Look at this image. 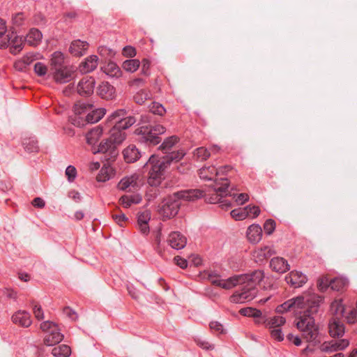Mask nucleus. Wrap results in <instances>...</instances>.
<instances>
[{
  "label": "nucleus",
  "instance_id": "60",
  "mask_svg": "<svg viewBox=\"0 0 357 357\" xmlns=\"http://www.w3.org/2000/svg\"><path fill=\"white\" fill-rule=\"evenodd\" d=\"M54 327H59L52 321H46L40 324V328L43 331L50 332Z\"/></svg>",
  "mask_w": 357,
  "mask_h": 357
},
{
  "label": "nucleus",
  "instance_id": "13",
  "mask_svg": "<svg viewBox=\"0 0 357 357\" xmlns=\"http://www.w3.org/2000/svg\"><path fill=\"white\" fill-rule=\"evenodd\" d=\"M287 283L294 288L302 287L306 283L307 277L301 272L291 271L285 277Z\"/></svg>",
  "mask_w": 357,
  "mask_h": 357
},
{
  "label": "nucleus",
  "instance_id": "11",
  "mask_svg": "<svg viewBox=\"0 0 357 357\" xmlns=\"http://www.w3.org/2000/svg\"><path fill=\"white\" fill-rule=\"evenodd\" d=\"M124 161L126 163H134L142 156L141 151L135 144H130L122 151Z\"/></svg>",
  "mask_w": 357,
  "mask_h": 357
},
{
  "label": "nucleus",
  "instance_id": "61",
  "mask_svg": "<svg viewBox=\"0 0 357 357\" xmlns=\"http://www.w3.org/2000/svg\"><path fill=\"white\" fill-rule=\"evenodd\" d=\"M63 313L71 320L76 321L77 319V314L70 307L67 306L63 309Z\"/></svg>",
  "mask_w": 357,
  "mask_h": 357
},
{
  "label": "nucleus",
  "instance_id": "12",
  "mask_svg": "<svg viewBox=\"0 0 357 357\" xmlns=\"http://www.w3.org/2000/svg\"><path fill=\"white\" fill-rule=\"evenodd\" d=\"M167 243L172 248L181 250L185 246L187 238L179 231H172L169 235Z\"/></svg>",
  "mask_w": 357,
  "mask_h": 357
},
{
  "label": "nucleus",
  "instance_id": "35",
  "mask_svg": "<svg viewBox=\"0 0 357 357\" xmlns=\"http://www.w3.org/2000/svg\"><path fill=\"white\" fill-rule=\"evenodd\" d=\"M151 93L149 90L141 89L135 94L133 99L137 104L142 105L146 100L151 99Z\"/></svg>",
  "mask_w": 357,
  "mask_h": 357
},
{
  "label": "nucleus",
  "instance_id": "22",
  "mask_svg": "<svg viewBox=\"0 0 357 357\" xmlns=\"http://www.w3.org/2000/svg\"><path fill=\"white\" fill-rule=\"evenodd\" d=\"M330 311L333 315L332 319H341L344 317L345 307L342 303V299L334 300L330 306Z\"/></svg>",
  "mask_w": 357,
  "mask_h": 357
},
{
  "label": "nucleus",
  "instance_id": "4",
  "mask_svg": "<svg viewBox=\"0 0 357 357\" xmlns=\"http://www.w3.org/2000/svg\"><path fill=\"white\" fill-rule=\"evenodd\" d=\"M111 126L109 137L102 141L98 146V150L93 151V153H102L101 160L106 162L108 165L115 161L119 155L117 146L126 139V135L124 130L127 129L117 126Z\"/></svg>",
  "mask_w": 357,
  "mask_h": 357
},
{
  "label": "nucleus",
  "instance_id": "31",
  "mask_svg": "<svg viewBox=\"0 0 357 357\" xmlns=\"http://www.w3.org/2000/svg\"><path fill=\"white\" fill-rule=\"evenodd\" d=\"M50 65L52 70H56L57 69L65 67L64 65V56L61 52H55L52 54L50 60Z\"/></svg>",
  "mask_w": 357,
  "mask_h": 357
},
{
  "label": "nucleus",
  "instance_id": "17",
  "mask_svg": "<svg viewBox=\"0 0 357 357\" xmlns=\"http://www.w3.org/2000/svg\"><path fill=\"white\" fill-rule=\"evenodd\" d=\"M73 72V71L66 66L63 68L54 70L53 73V77L56 82L66 83L71 79Z\"/></svg>",
  "mask_w": 357,
  "mask_h": 357
},
{
  "label": "nucleus",
  "instance_id": "23",
  "mask_svg": "<svg viewBox=\"0 0 357 357\" xmlns=\"http://www.w3.org/2000/svg\"><path fill=\"white\" fill-rule=\"evenodd\" d=\"M138 176L132 175L129 177L122 178L118 184V188L121 190H131V188L135 189L138 187Z\"/></svg>",
  "mask_w": 357,
  "mask_h": 357
},
{
  "label": "nucleus",
  "instance_id": "37",
  "mask_svg": "<svg viewBox=\"0 0 357 357\" xmlns=\"http://www.w3.org/2000/svg\"><path fill=\"white\" fill-rule=\"evenodd\" d=\"M22 145L25 149L29 153H35L38 152L39 150V146L38 145V141L34 138H26L24 139Z\"/></svg>",
  "mask_w": 357,
  "mask_h": 357
},
{
  "label": "nucleus",
  "instance_id": "20",
  "mask_svg": "<svg viewBox=\"0 0 357 357\" xmlns=\"http://www.w3.org/2000/svg\"><path fill=\"white\" fill-rule=\"evenodd\" d=\"M246 236L252 243H258L262 237V229L259 225L253 224L247 230Z\"/></svg>",
  "mask_w": 357,
  "mask_h": 357
},
{
  "label": "nucleus",
  "instance_id": "45",
  "mask_svg": "<svg viewBox=\"0 0 357 357\" xmlns=\"http://www.w3.org/2000/svg\"><path fill=\"white\" fill-rule=\"evenodd\" d=\"M286 320L285 318L281 316H275L271 319L266 323V326L269 328H279V327L284 324Z\"/></svg>",
  "mask_w": 357,
  "mask_h": 357
},
{
  "label": "nucleus",
  "instance_id": "46",
  "mask_svg": "<svg viewBox=\"0 0 357 357\" xmlns=\"http://www.w3.org/2000/svg\"><path fill=\"white\" fill-rule=\"evenodd\" d=\"M195 156L201 160H206L211 155L210 151L205 147H199L195 151Z\"/></svg>",
  "mask_w": 357,
  "mask_h": 357
},
{
  "label": "nucleus",
  "instance_id": "59",
  "mask_svg": "<svg viewBox=\"0 0 357 357\" xmlns=\"http://www.w3.org/2000/svg\"><path fill=\"white\" fill-rule=\"evenodd\" d=\"M345 319L348 324H353L357 323V310L354 308L349 311Z\"/></svg>",
  "mask_w": 357,
  "mask_h": 357
},
{
  "label": "nucleus",
  "instance_id": "43",
  "mask_svg": "<svg viewBox=\"0 0 357 357\" xmlns=\"http://www.w3.org/2000/svg\"><path fill=\"white\" fill-rule=\"evenodd\" d=\"M238 284H241L239 275L232 276L226 280H222L220 287L225 289H230Z\"/></svg>",
  "mask_w": 357,
  "mask_h": 357
},
{
  "label": "nucleus",
  "instance_id": "1",
  "mask_svg": "<svg viewBox=\"0 0 357 357\" xmlns=\"http://www.w3.org/2000/svg\"><path fill=\"white\" fill-rule=\"evenodd\" d=\"M324 297L317 294L300 296L289 299L277 307L279 312H284L291 309H304L303 314L296 324L297 328L302 333V337L307 342L316 340L318 336V328L314 324L313 314L317 313Z\"/></svg>",
  "mask_w": 357,
  "mask_h": 357
},
{
  "label": "nucleus",
  "instance_id": "18",
  "mask_svg": "<svg viewBox=\"0 0 357 357\" xmlns=\"http://www.w3.org/2000/svg\"><path fill=\"white\" fill-rule=\"evenodd\" d=\"M98 58L96 55H91L85 59L79 66V70L82 73H89L95 70L98 66Z\"/></svg>",
  "mask_w": 357,
  "mask_h": 357
},
{
  "label": "nucleus",
  "instance_id": "5",
  "mask_svg": "<svg viewBox=\"0 0 357 357\" xmlns=\"http://www.w3.org/2000/svg\"><path fill=\"white\" fill-rule=\"evenodd\" d=\"M168 167L165 162L158 155H152L142 167V174L147 178L149 185L159 186L165 179V172Z\"/></svg>",
  "mask_w": 357,
  "mask_h": 357
},
{
  "label": "nucleus",
  "instance_id": "15",
  "mask_svg": "<svg viewBox=\"0 0 357 357\" xmlns=\"http://www.w3.org/2000/svg\"><path fill=\"white\" fill-rule=\"evenodd\" d=\"M12 321L22 327H29L31 323V315L24 310H19L12 316Z\"/></svg>",
  "mask_w": 357,
  "mask_h": 357
},
{
  "label": "nucleus",
  "instance_id": "6",
  "mask_svg": "<svg viewBox=\"0 0 357 357\" xmlns=\"http://www.w3.org/2000/svg\"><path fill=\"white\" fill-rule=\"evenodd\" d=\"M166 128L160 124H149L137 128L135 133L138 136L137 140L149 146L158 145L162 141L160 135L165 133Z\"/></svg>",
  "mask_w": 357,
  "mask_h": 357
},
{
  "label": "nucleus",
  "instance_id": "36",
  "mask_svg": "<svg viewBox=\"0 0 357 357\" xmlns=\"http://www.w3.org/2000/svg\"><path fill=\"white\" fill-rule=\"evenodd\" d=\"M105 115L104 109H97L89 113L86 116V121L89 123H94L100 121Z\"/></svg>",
  "mask_w": 357,
  "mask_h": 357
},
{
  "label": "nucleus",
  "instance_id": "40",
  "mask_svg": "<svg viewBox=\"0 0 357 357\" xmlns=\"http://www.w3.org/2000/svg\"><path fill=\"white\" fill-rule=\"evenodd\" d=\"M240 314L245 317L261 318L262 313L259 310L253 307H243L239 310Z\"/></svg>",
  "mask_w": 357,
  "mask_h": 357
},
{
  "label": "nucleus",
  "instance_id": "38",
  "mask_svg": "<svg viewBox=\"0 0 357 357\" xmlns=\"http://www.w3.org/2000/svg\"><path fill=\"white\" fill-rule=\"evenodd\" d=\"M93 105L91 104L84 102L82 101H77L73 107V110L75 114L80 115L91 109Z\"/></svg>",
  "mask_w": 357,
  "mask_h": 357
},
{
  "label": "nucleus",
  "instance_id": "57",
  "mask_svg": "<svg viewBox=\"0 0 357 357\" xmlns=\"http://www.w3.org/2000/svg\"><path fill=\"white\" fill-rule=\"evenodd\" d=\"M329 281L327 278H321L317 280V288L319 291L324 292L330 287Z\"/></svg>",
  "mask_w": 357,
  "mask_h": 357
},
{
  "label": "nucleus",
  "instance_id": "51",
  "mask_svg": "<svg viewBox=\"0 0 357 357\" xmlns=\"http://www.w3.org/2000/svg\"><path fill=\"white\" fill-rule=\"evenodd\" d=\"M209 328L213 333H216L217 335L225 333V330L224 329L223 326L218 321H211L209 324Z\"/></svg>",
  "mask_w": 357,
  "mask_h": 357
},
{
  "label": "nucleus",
  "instance_id": "29",
  "mask_svg": "<svg viewBox=\"0 0 357 357\" xmlns=\"http://www.w3.org/2000/svg\"><path fill=\"white\" fill-rule=\"evenodd\" d=\"M329 284L331 289L340 291L347 289L349 284V281L345 278L337 277L331 280L329 282Z\"/></svg>",
  "mask_w": 357,
  "mask_h": 357
},
{
  "label": "nucleus",
  "instance_id": "9",
  "mask_svg": "<svg viewBox=\"0 0 357 357\" xmlns=\"http://www.w3.org/2000/svg\"><path fill=\"white\" fill-rule=\"evenodd\" d=\"M13 29L12 27L6 35V38H8V43H6V48L9 47L10 54L16 55L22 50L25 39L24 40L22 37L17 36L16 31Z\"/></svg>",
  "mask_w": 357,
  "mask_h": 357
},
{
  "label": "nucleus",
  "instance_id": "8",
  "mask_svg": "<svg viewBox=\"0 0 357 357\" xmlns=\"http://www.w3.org/2000/svg\"><path fill=\"white\" fill-rule=\"evenodd\" d=\"M126 109H117L108 116L107 124L108 126H117L123 128H129L136 122V119L134 116H126Z\"/></svg>",
  "mask_w": 357,
  "mask_h": 357
},
{
  "label": "nucleus",
  "instance_id": "58",
  "mask_svg": "<svg viewBox=\"0 0 357 357\" xmlns=\"http://www.w3.org/2000/svg\"><path fill=\"white\" fill-rule=\"evenodd\" d=\"M151 219V213L148 211L139 213L137 216V223H149Z\"/></svg>",
  "mask_w": 357,
  "mask_h": 357
},
{
  "label": "nucleus",
  "instance_id": "34",
  "mask_svg": "<svg viewBox=\"0 0 357 357\" xmlns=\"http://www.w3.org/2000/svg\"><path fill=\"white\" fill-rule=\"evenodd\" d=\"M71 354V349L66 344L55 347L52 350V354L55 357H68Z\"/></svg>",
  "mask_w": 357,
  "mask_h": 357
},
{
  "label": "nucleus",
  "instance_id": "10",
  "mask_svg": "<svg viewBox=\"0 0 357 357\" xmlns=\"http://www.w3.org/2000/svg\"><path fill=\"white\" fill-rule=\"evenodd\" d=\"M96 81L93 77H84L78 83L77 91L82 96H90L94 91Z\"/></svg>",
  "mask_w": 357,
  "mask_h": 357
},
{
  "label": "nucleus",
  "instance_id": "39",
  "mask_svg": "<svg viewBox=\"0 0 357 357\" xmlns=\"http://www.w3.org/2000/svg\"><path fill=\"white\" fill-rule=\"evenodd\" d=\"M230 215L236 220H243L249 217V212L246 207L238 208L232 210Z\"/></svg>",
  "mask_w": 357,
  "mask_h": 357
},
{
  "label": "nucleus",
  "instance_id": "32",
  "mask_svg": "<svg viewBox=\"0 0 357 357\" xmlns=\"http://www.w3.org/2000/svg\"><path fill=\"white\" fill-rule=\"evenodd\" d=\"M185 155V153L183 150H178L177 151L171 152L168 155L162 157V158L165 162L166 165L169 167L172 162H177L181 160Z\"/></svg>",
  "mask_w": 357,
  "mask_h": 357
},
{
  "label": "nucleus",
  "instance_id": "54",
  "mask_svg": "<svg viewBox=\"0 0 357 357\" xmlns=\"http://www.w3.org/2000/svg\"><path fill=\"white\" fill-rule=\"evenodd\" d=\"M34 71L37 75L42 77L46 75L47 68L44 63L41 62H37L34 65Z\"/></svg>",
  "mask_w": 357,
  "mask_h": 357
},
{
  "label": "nucleus",
  "instance_id": "47",
  "mask_svg": "<svg viewBox=\"0 0 357 357\" xmlns=\"http://www.w3.org/2000/svg\"><path fill=\"white\" fill-rule=\"evenodd\" d=\"M149 111L151 114L159 116H162L166 112L162 105L155 102H152L149 106Z\"/></svg>",
  "mask_w": 357,
  "mask_h": 357
},
{
  "label": "nucleus",
  "instance_id": "49",
  "mask_svg": "<svg viewBox=\"0 0 357 357\" xmlns=\"http://www.w3.org/2000/svg\"><path fill=\"white\" fill-rule=\"evenodd\" d=\"M337 344L336 340H331L330 342H325L321 345V351L325 352H333L338 351L337 349Z\"/></svg>",
  "mask_w": 357,
  "mask_h": 357
},
{
  "label": "nucleus",
  "instance_id": "44",
  "mask_svg": "<svg viewBox=\"0 0 357 357\" xmlns=\"http://www.w3.org/2000/svg\"><path fill=\"white\" fill-rule=\"evenodd\" d=\"M140 66V62L137 59L126 60L123 63V68L128 72L136 71Z\"/></svg>",
  "mask_w": 357,
  "mask_h": 357
},
{
  "label": "nucleus",
  "instance_id": "41",
  "mask_svg": "<svg viewBox=\"0 0 357 357\" xmlns=\"http://www.w3.org/2000/svg\"><path fill=\"white\" fill-rule=\"evenodd\" d=\"M6 31L7 27L6 22L0 18V49H6L7 45L6 43H8V38H6Z\"/></svg>",
  "mask_w": 357,
  "mask_h": 357
},
{
  "label": "nucleus",
  "instance_id": "64",
  "mask_svg": "<svg viewBox=\"0 0 357 357\" xmlns=\"http://www.w3.org/2000/svg\"><path fill=\"white\" fill-rule=\"evenodd\" d=\"M174 260L177 266L180 268L184 269L188 266V261L180 256H176L174 258Z\"/></svg>",
  "mask_w": 357,
  "mask_h": 357
},
{
  "label": "nucleus",
  "instance_id": "55",
  "mask_svg": "<svg viewBox=\"0 0 357 357\" xmlns=\"http://www.w3.org/2000/svg\"><path fill=\"white\" fill-rule=\"evenodd\" d=\"M112 217L113 220L121 227L123 226V223L128 220V218L124 213L119 212V213H112Z\"/></svg>",
  "mask_w": 357,
  "mask_h": 357
},
{
  "label": "nucleus",
  "instance_id": "16",
  "mask_svg": "<svg viewBox=\"0 0 357 357\" xmlns=\"http://www.w3.org/2000/svg\"><path fill=\"white\" fill-rule=\"evenodd\" d=\"M270 267L273 271L279 273H284L289 271L290 268V266L287 261L280 257H276L271 259L270 261Z\"/></svg>",
  "mask_w": 357,
  "mask_h": 357
},
{
  "label": "nucleus",
  "instance_id": "26",
  "mask_svg": "<svg viewBox=\"0 0 357 357\" xmlns=\"http://www.w3.org/2000/svg\"><path fill=\"white\" fill-rule=\"evenodd\" d=\"M199 175L202 179L211 181L218 175V169L213 165H205L199 170Z\"/></svg>",
  "mask_w": 357,
  "mask_h": 357
},
{
  "label": "nucleus",
  "instance_id": "2",
  "mask_svg": "<svg viewBox=\"0 0 357 357\" xmlns=\"http://www.w3.org/2000/svg\"><path fill=\"white\" fill-rule=\"evenodd\" d=\"M241 284L246 283L241 291H235L229 298L234 303H243L254 299L258 292L256 285L266 290L273 287L269 278L264 280V273L262 270H255L251 273L239 275Z\"/></svg>",
  "mask_w": 357,
  "mask_h": 357
},
{
  "label": "nucleus",
  "instance_id": "50",
  "mask_svg": "<svg viewBox=\"0 0 357 357\" xmlns=\"http://www.w3.org/2000/svg\"><path fill=\"white\" fill-rule=\"evenodd\" d=\"M276 222L273 219H268L264 224V230L267 235H271L275 229Z\"/></svg>",
  "mask_w": 357,
  "mask_h": 357
},
{
  "label": "nucleus",
  "instance_id": "19",
  "mask_svg": "<svg viewBox=\"0 0 357 357\" xmlns=\"http://www.w3.org/2000/svg\"><path fill=\"white\" fill-rule=\"evenodd\" d=\"M63 339V335L60 333L59 327H54L44 338V344L53 346L59 344Z\"/></svg>",
  "mask_w": 357,
  "mask_h": 357
},
{
  "label": "nucleus",
  "instance_id": "42",
  "mask_svg": "<svg viewBox=\"0 0 357 357\" xmlns=\"http://www.w3.org/2000/svg\"><path fill=\"white\" fill-rule=\"evenodd\" d=\"M178 140L179 138L176 135L167 137L159 146V149L161 151L169 150L174 144L178 142Z\"/></svg>",
  "mask_w": 357,
  "mask_h": 357
},
{
  "label": "nucleus",
  "instance_id": "28",
  "mask_svg": "<svg viewBox=\"0 0 357 357\" xmlns=\"http://www.w3.org/2000/svg\"><path fill=\"white\" fill-rule=\"evenodd\" d=\"M102 70L111 77H119L121 75L120 68L114 62L110 61L103 67Z\"/></svg>",
  "mask_w": 357,
  "mask_h": 357
},
{
  "label": "nucleus",
  "instance_id": "48",
  "mask_svg": "<svg viewBox=\"0 0 357 357\" xmlns=\"http://www.w3.org/2000/svg\"><path fill=\"white\" fill-rule=\"evenodd\" d=\"M26 19V15L24 13L20 12L15 14L12 17V23L13 25L16 27H20L24 24V21Z\"/></svg>",
  "mask_w": 357,
  "mask_h": 357
},
{
  "label": "nucleus",
  "instance_id": "7",
  "mask_svg": "<svg viewBox=\"0 0 357 357\" xmlns=\"http://www.w3.org/2000/svg\"><path fill=\"white\" fill-rule=\"evenodd\" d=\"M229 185V183L227 178H220L219 180L215 179L214 184L213 185L215 193L209 198L210 203L215 204L216 202H220V206L223 209H228L231 208V204L230 202H227L226 200L220 202L221 198L224 195H227Z\"/></svg>",
  "mask_w": 357,
  "mask_h": 357
},
{
  "label": "nucleus",
  "instance_id": "14",
  "mask_svg": "<svg viewBox=\"0 0 357 357\" xmlns=\"http://www.w3.org/2000/svg\"><path fill=\"white\" fill-rule=\"evenodd\" d=\"M114 87L107 82H102L97 89L98 95L102 99L112 100L115 97Z\"/></svg>",
  "mask_w": 357,
  "mask_h": 357
},
{
  "label": "nucleus",
  "instance_id": "3",
  "mask_svg": "<svg viewBox=\"0 0 357 357\" xmlns=\"http://www.w3.org/2000/svg\"><path fill=\"white\" fill-rule=\"evenodd\" d=\"M204 196V192L199 189L176 192L163 199L160 206L159 214L162 216L163 220L170 219L178 213L181 206V200L194 202Z\"/></svg>",
  "mask_w": 357,
  "mask_h": 357
},
{
  "label": "nucleus",
  "instance_id": "27",
  "mask_svg": "<svg viewBox=\"0 0 357 357\" xmlns=\"http://www.w3.org/2000/svg\"><path fill=\"white\" fill-rule=\"evenodd\" d=\"M275 254L274 250L268 247L264 246L254 252L253 257L255 258L256 261L261 262L267 259Z\"/></svg>",
  "mask_w": 357,
  "mask_h": 357
},
{
  "label": "nucleus",
  "instance_id": "56",
  "mask_svg": "<svg viewBox=\"0 0 357 357\" xmlns=\"http://www.w3.org/2000/svg\"><path fill=\"white\" fill-rule=\"evenodd\" d=\"M66 175L70 182H73L77 176V170L74 166L69 165L66 169Z\"/></svg>",
  "mask_w": 357,
  "mask_h": 357
},
{
  "label": "nucleus",
  "instance_id": "53",
  "mask_svg": "<svg viewBox=\"0 0 357 357\" xmlns=\"http://www.w3.org/2000/svg\"><path fill=\"white\" fill-rule=\"evenodd\" d=\"M195 342L197 344V346H199L200 348L209 351L213 350L214 349V345L210 344L208 341L202 340L201 338L197 337L195 338Z\"/></svg>",
  "mask_w": 357,
  "mask_h": 357
},
{
  "label": "nucleus",
  "instance_id": "33",
  "mask_svg": "<svg viewBox=\"0 0 357 357\" xmlns=\"http://www.w3.org/2000/svg\"><path fill=\"white\" fill-rule=\"evenodd\" d=\"M142 197L137 195H123L119 199V203L125 208H129L132 204H139Z\"/></svg>",
  "mask_w": 357,
  "mask_h": 357
},
{
  "label": "nucleus",
  "instance_id": "21",
  "mask_svg": "<svg viewBox=\"0 0 357 357\" xmlns=\"http://www.w3.org/2000/svg\"><path fill=\"white\" fill-rule=\"evenodd\" d=\"M328 328L331 336L333 337L342 336L344 333V324L340 319H331L329 321Z\"/></svg>",
  "mask_w": 357,
  "mask_h": 357
},
{
  "label": "nucleus",
  "instance_id": "25",
  "mask_svg": "<svg viewBox=\"0 0 357 357\" xmlns=\"http://www.w3.org/2000/svg\"><path fill=\"white\" fill-rule=\"evenodd\" d=\"M43 35L38 29H31L25 38V42L30 46L36 47L41 41Z\"/></svg>",
  "mask_w": 357,
  "mask_h": 357
},
{
  "label": "nucleus",
  "instance_id": "62",
  "mask_svg": "<svg viewBox=\"0 0 357 357\" xmlns=\"http://www.w3.org/2000/svg\"><path fill=\"white\" fill-rule=\"evenodd\" d=\"M246 208H248L249 216H252V218H257L260 214L261 210L257 206L248 205Z\"/></svg>",
  "mask_w": 357,
  "mask_h": 357
},
{
  "label": "nucleus",
  "instance_id": "63",
  "mask_svg": "<svg viewBox=\"0 0 357 357\" xmlns=\"http://www.w3.org/2000/svg\"><path fill=\"white\" fill-rule=\"evenodd\" d=\"M271 337L281 342L284 340V335L282 333V330L280 328H273V330L271 332Z\"/></svg>",
  "mask_w": 357,
  "mask_h": 357
},
{
  "label": "nucleus",
  "instance_id": "30",
  "mask_svg": "<svg viewBox=\"0 0 357 357\" xmlns=\"http://www.w3.org/2000/svg\"><path fill=\"white\" fill-rule=\"evenodd\" d=\"M102 128L100 126L91 129L86 133V142L91 145L95 144L102 136Z\"/></svg>",
  "mask_w": 357,
  "mask_h": 357
},
{
  "label": "nucleus",
  "instance_id": "52",
  "mask_svg": "<svg viewBox=\"0 0 357 357\" xmlns=\"http://www.w3.org/2000/svg\"><path fill=\"white\" fill-rule=\"evenodd\" d=\"M31 306L33 307V314L35 317L38 320H41L44 318L43 310L41 305L37 304L34 301L31 302Z\"/></svg>",
  "mask_w": 357,
  "mask_h": 357
},
{
  "label": "nucleus",
  "instance_id": "24",
  "mask_svg": "<svg viewBox=\"0 0 357 357\" xmlns=\"http://www.w3.org/2000/svg\"><path fill=\"white\" fill-rule=\"evenodd\" d=\"M88 47L89 43L87 42L76 40L72 42L69 51L73 55L80 56L87 50Z\"/></svg>",
  "mask_w": 357,
  "mask_h": 357
}]
</instances>
